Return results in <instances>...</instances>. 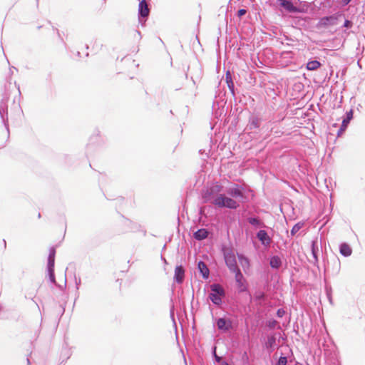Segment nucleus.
<instances>
[{
    "label": "nucleus",
    "mask_w": 365,
    "mask_h": 365,
    "mask_svg": "<svg viewBox=\"0 0 365 365\" xmlns=\"http://www.w3.org/2000/svg\"><path fill=\"white\" fill-rule=\"evenodd\" d=\"M225 192L229 197H225L221 194L213 200V204L219 208L237 210L240 207V203L249 201L247 190L240 184L234 183L227 187Z\"/></svg>",
    "instance_id": "obj_1"
},
{
    "label": "nucleus",
    "mask_w": 365,
    "mask_h": 365,
    "mask_svg": "<svg viewBox=\"0 0 365 365\" xmlns=\"http://www.w3.org/2000/svg\"><path fill=\"white\" fill-rule=\"evenodd\" d=\"M213 324L222 333H227L234 327V323L228 313L224 314L222 317H215L212 313Z\"/></svg>",
    "instance_id": "obj_2"
},
{
    "label": "nucleus",
    "mask_w": 365,
    "mask_h": 365,
    "mask_svg": "<svg viewBox=\"0 0 365 365\" xmlns=\"http://www.w3.org/2000/svg\"><path fill=\"white\" fill-rule=\"evenodd\" d=\"M341 16L342 14L340 12H336L330 15L324 16L319 19L315 28L317 29H322L336 26L339 24Z\"/></svg>",
    "instance_id": "obj_3"
},
{
    "label": "nucleus",
    "mask_w": 365,
    "mask_h": 365,
    "mask_svg": "<svg viewBox=\"0 0 365 365\" xmlns=\"http://www.w3.org/2000/svg\"><path fill=\"white\" fill-rule=\"evenodd\" d=\"M9 100V96L5 93L3 95V98L0 101V117L3 125H4L7 133L8 138H9V118H8V105L7 101Z\"/></svg>",
    "instance_id": "obj_4"
},
{
    "label": "nucleus",
    "mask_w": 365,
    "mask_h": 365,
    "mask_svg": "<svg viewBox=\"0 0 365 365\" xmlns=\"http://www.w3.org/2000/svg\"><path fill=\"white\" fill-rule=\"evenodd\" d=\"M46 272V277L48 279V282L51 285H56L60 289H62L63 287L61 285L58 284L56 280L55 260L54 259H47Z\"/></svg>",
    "instance_id": "obj_5"
},
{
    "label": "nucleus",
    "mask_w": 365,
    "mask_h": 365,
    "mask_svg": "<svg viewBox=\"0 0 365 365\" xmlns=\"http://www.w3.org/2000/svg\"><path fill=\"white\" fill-rule=\"evenodd\" d=\"M239 317L241 320L247 319L250 317L251 307L249 304L239 303L232 309Z\"/></svg>",
    "instance_id": "obj_6"
},
{
    "label": "nucleus",
    "mask_w": 365,
    "mask_h": 365,
    "mask_svg": "<svg viewBox=\"0 0 365 365\" xmlns=\"http://www.w3.org/2000/svg\"><path fill=\"white\" fill-rule=\"evenodd\" d=\"M310 251L311 255L313 257V261L311 262L314 266L317 267L318 269H319V242L318 239H314L311 241L310 243Z\"/></svg>",
    "instance_id": "obj_7"
},
{
    "label": "nucleus",
    "mask_w": 365,
    "mask_h": 365,
    "mask_svg": "<svg viewBox=\"0 0 365 365\" xmlns=\"http://www.w3.org/2000/svg\"><path fill=\"white\" fill-rule=\"evenodd\" d=\"M146 1L147 0H139L138 4V17L139 24H140L142 26H144L145 25V21H143V19L146 18L149 14V9Z\"/></svg>",
    "instance_id": "obj_8"
},
{
    "label": "nucleus",
    "mask_w": 365,
    "mask_h": 365,
    "mask_svg": "<svg viewBox=\"0 0 365 365\" xmlns=\"http://www.w3.org/2000/svg\"><path fill=\"white\" fill-rule=\"evenodd\" d=\"M224 261L226 267L230 272H235L237 267V261L234 253L229 251L224 255Z\"/></svg>",
    "instance_id": "obj_9"
},
{
    "label": "nucleus",
    "mask_w": 365,
    "mask_h": 365,
    "mask_svg": "<svg viewBox=\"0 0 365 365\" xmlns=\"http://www.w3.org/2000/svg\"><path fill=\"white\" fill-rule=\"evenodd\" d=\"M262 118L256 114H250L248 120V123L245 128L247 130H252L259 129L262 124Z\"/></svg>",
    "instance_id": "obj_10"
},
{
    "label": "nucleus",
    "mask_w": 365,
    "mask_h": 365,
    "mask_svg": "<svg viewBox=\"0 0 365 365\" xmlns=\"http://www.w3.org/2000/svg\"><path fill=\"white\" fill-rule=\"evenodd\" d=\"M237 259L240 263L245 274L250 275L252 268L251 261L249 257L244 254H237Z\"/></svg>",
    "instance_id": "obj_11"
},
{
    "label": "nucleus",
    "mask_w": 365,
    "mask_h": 365,
    "mask_svg": "<svg viewBox=\"0 0 365 365\" xmlns=\"http://www.w3.org/2000/svg\"><path fill=\"white\" fill-rule=\"evenodd\" d=\"M277 4L287 11L294 13H302L303 11L298 7L294 6L290 0H277Z\"/></svg>",
    "instance_id": "obj_12"
},
{
    "label": "nucleus",
    "mask_w": 365,
    "mask_h": 365,
    "mask_svg": "<svg viewBox=\"0 0 365 365\" xmlns=\"http://www.w3.org/2000/svg\"><path fill=\"white\" fill-rule=\"evenodd\" d=\"M256 235L262 246L267 247L270 244L271 238L267 232L264 229L259 230Z\"/></svg>",
    "instance_id": "obj_13"
},
{
    "label": "nucleus",
    "mask_w": 365,
    "mask_h": 365,
    "mask_svg": "<svg viewBox=\"0 0 365 365\" xmlns=\"http://www.w3.org/2000/svg\"><path fill=\"white\" fill-rule=\"evenodd\" d=\"M197 269L205 280H207L210 277V270L206 264L201 259L197 262Z\"/></svg>",
    "instance_id": "obj_14"
},
{
    "label": "nucleus",
    "mask_w": 365,
    "mask_h": 365,
    "mask_svg": "<svg viewBox=\"0 0 365 365\" xmlns=\"http://www.w3.org/2000/svg\"><path fill=\"white\" fill-rule=\"evenodd\" d=\"M339 253L344 257H348L352 254V247L346 242H342L339 245Z\"/></svg>",
    "instance_id": "obj_15"
},
{
    "label": "nucleus",
    "mask_w": 365,
    "mask_h": 365,
    "mask_svg": "<svg viewBox=\"0 0 365 365\" xmlns=\"http://www.w3.org/2000/svg\"><path fill=\"white\" fill-rule=\"evenodd\" d=\"M183 274L184 270L182 267V264H177L175 267L173 282L176 284H180L182 282Z\"/></svg>",
    "instance_id": "obj_16"
},
{
    "label": "nucleus",
    "mask_w": 365,
    "mask_h": 365,
    "mask_svg": "<svg viewBox=\"0 0 365 365\" xmlns=\"http://www.w3.org/2000/svg\"><path fill=\"white\" fill-rule=\"evenodd\" d=\"M282 259L277 255H269V266L272 269H277L282 264Z\"/></svg>",
    "instance_id": "obj_17"
},
{
    "label": "nucleus",
    "mask_w": 365,
    "mask_h": 365,
    "mask_svg": "<svg viewBox=\"0 0 365 365\" xmlns=\"http://www.w3.org/2000/svg\"><path fill=\"white\" fill-rule=\"evenodd\" d=\"M246 220L253 228L266 226L262 221L255 216H248L247 217Z\"/></svg>",
    "instance_id": "obj_18"
},
{
    "label": "nucleus",
    "mask_w": 365,
    "mask_h": 365,
    "mask_svg": "<svg viewBox=\"0 0 365 365\" xmlns=\"http://www.w3.org/2000/svg\"><path fill=\"white\" fill-rule=\"evenodd\" d=\"M235 286L238 294L246 293L248 291V284L247 279L237 280L235 282Z\"/></svg>",
    "instance_id": "obj_19"
},
{
    "label": "nucleus",
    "mask_w": 365,
    "mask_h": 365,
    "mask_svg": "<svg viewBox=\"0 0 365 365\" xmlns=\"http://www.w3.org/2000/svg\"><path fill=\"white\" fill-rule=\"evenodd\" d=\"M208 236V231L205 228H199L193 232V237L197 241L205 240Z\"/></svg>",
    "instance_id": "obj_20"
},
{
    "label": "nucleus",
    "mask_w": 365,
    "mask_h": 365,
    "mask_svg": "<svg viewBox=\"0 0 365 365\" xmlns=\"http://www.w3.org/2000/svg\"><path fill=\"white\" fill-rule=\"evenodd\" d=\"M321 63L316 58H309L305 65V68L307 71H315L321 66Z\"/></svg>",
    "instance_id": "obj_21"
},
{
    "label": "nucleus",
    "mask_w": 365,
    "mask_h": 365,
    "mask_svg": "<svg viewBox=\"0 0 365 365\" xmlns=\"http://www.w3.org/2000/svg\"><path fill=\"white\" fill-rule=\"evenodd\" d=\"M331 261L332 262V270H331V274L333 276H336L339 272L341 268V262L337 256L334 255L331 259Z\"/></svg>",
    "instance_id": "obj_22"
},
{
    "label": "nucleus",
    "mask_w": 365,
    "mask_h": 365,
    "mask_svg": "<svg viewBox=\"0 0 365 365\" xmlns=\"http://www.w3.org/2000/svg\"><path fill=\"white\" fill-rule=\"evenodd\" d=\"M341 118V123L343 124L344 127H349L351 120L354 118V109L350 108L349 110H346Z\"/></svg>",
    "instance_id": "obj_23"
},
{
    "label": "nucleus",
    "mask_w": 365,
    "mask_h": 365,
    "mask_svg": "<svg viewBox=\"0 0 365 365\" xmlns=\"http://www.w3.org/2000/svg\"><path fill=\"white\" fill-rule=\"evenodd\" d=\"M225 83L229 88L230 92L235 97V88L230 71H227L225 73Z\"/></svg>",
    "instance_id": "obj_24"
},
{
    "label": "nucleus",
    "mask_w": 365,
    "mask_h": 365,
    "mask_svg": "<svg viewBox=\"0 0 365 365\" xmlns=\"http://www.w3.org/2000/svg\"><path fill=\"white\" fill-rule=\"evenodd\" d=\"M235 111L237 113L235 114V113H233L232 115H234V118H232L230 125V128H232V130H235L237 128V126L240 121L239 115H240V113H241L242 112V109H241L239 111V108H236Z\"/></svg>",
    "instance_id": "obj_25"
},
{
    "label": "nucleus",
    "mask_w": 365,
    "mask_h": 365,
    "mask_svg": "<svg viewBox=\"0 0 365 365\" xmlns=\"http://www.w3.org/2000/svg\"><path fill=\"white\" fill-rule=\"evenodd\" d=\"M210 289L212 292L210 294H214L215 295H222L225 296V292L222 286L217 283H215L210 286Z\"/></svg>",
    "instance_id": "obj_26"
},
{
    "label": "nucleus",
    "mask_w": 365,
    "mask_h": 365,
    "mask_svg": "<svg viewBox=\"0 0 365 365\" xmlns=\"http://www.w3.org/2000/svg\"><path fill=\"white\" fill-rule=\"evenodd\" d=\"M222 295H215L214 294H209L208 298L210 299L212 303L215 306H222L223 304V301L222 299Z\"/></svg>",
    "instance_id": "obj_27"
},
{
    "label": "nucleus",
    "mask_w": 365,
    "mask_h": 365,
    "mask_svg": "<svg viewBox=\"0 0 365 365\" xmlns=\"http://www.w3.org/2000/svg\"><path fill=\"white\" fill-rule=\"evenodd\" d=\"M304 225V222L303 221H299L295 223L290 230V235L292 236L296 235L297 233L303 227Z\"/></svg>",
    "instance_id": "obj_28"
},
{
    "label": "nucleus",
    "mask_w": 365,
    "mask_h": 365,
    "mask_svg": "<svg viewBox=\"0 0 365 365\" xmlns=\"http://www.w3.org/2000/svg\"><path fill=\"white\" fill-rule=\"evenodd\" d=\"M264 297H265L264 292L261 289H257L255 292L253 298L251 299V301H253V300L255 302L262 301L264 299Z\"/></svg>",
    "instance_id": "obj_29"
},
{
    "label": "nucleus",
    "mask_w": 365,
    "mask_h": 365,
    "mask_svg": "<svg viewBox=\"0 0 365 365\" xmlns=\"http://www.w3.org/2000/svg\"><path fill=\"white\" fill-rule=\"evenodd\" d=\"M275 344V340L273 338H269L265 343L263 344V348L264 349H267L270 347V351H272L274 349V346Z\"/></svg>",
    "instance_id": "obj_30"
},
{
    "label": "nucleus",
    "mask_w": 365,
    "mask_h": 365,
    "mask_svg": "<svg viewBox=\"0 0 365 365\" xmlns=\"http://www.w3.org/2000/svg\"><path fill=\"white\" fill-rule=\"evenodd\" d=\"M325 292L329 302L330 304L333 303V299H332V288L330 285L325 286Z\"/></svg>",
    "instance_id": "obj_31"
},
{
    "label": "nucleus",
    "mask_w": 365,
    "mask_h": 365,
    "mask_svg": "<svg viewBox=\"0 0 365 365\" xmlns=\"http://www.w3.org/2000/svg\"><path fill=\"white\" fill-rule=\"evenodd\" d=\"M125 219L126 222H128L129 223V227H130V231L136 232V231L139 230V228L140 227V225L132 222L131 220H130L128 218H125Z\"/></svg>",
    "instance_id": "obj_32"
},
{
    "label": "nucleus",
    "mask_w": 365,
    "mask_h": 365,
    "mask_svg": "<svg viewBox=\"0 0 365 365\" xmlns=\"http://www.w3.org/2000/svg\"><path fill=\"white\" fill-rule=\"evenodd\" d=\"M232 273L235 274V282H236L237 280L242 281L246 279V278L245 277V276L243 275V274L242 273L241 270L239 268H237L235 269V272Z\"/></svg>",
    "instance_id": "obj_33"
},
{
    "label": "nucleus",
    "mask_w": 365,
    "mask_h": 365,
    "mask_svg": "<svg viewBox=\"0 0 365 365\" xmlns=\"http://www.w3.org/2000/svg\"><path fill=\"white\" fill-rule=\"evenodd\" d=\"M56 255V247L55 246L50 247L49 250H48V255L47 259H54L55 260Z\"/></svg>",
    "instance_id": "obj_34"
},
{
    "label": "nucleus",
    "mask_w": 365,
    "mask_h": 365,
    "mask_svg": "<svg viewBox=\"0 0 365 365\" xmlns=\"http://www.w3.org/2000/svg\"><path fill=\"white\" fill-rule=\"evenodd\" d=\"M287 363V356L282 354L281 356L278 358L277 365H286Z\"/></svg>",
    "instance_id": "obj_35"
},
{
    "label": "nucleus",
    "mask_w": 365,
    "mask_h": 365,
    "mask_svg": "<svg viewBox=\"0 0 365 365\" xmlns=\"http://www.w3.org/2000/svg\"><path fill=\"white\" fill-rule=\"evenodd\" d=\"M347 128H348V126L344 127L343 124L341 123L340 128L337 130V135L339 136L342 135L343 134L345 133Z\"/></svg>",
    "instance_id": "obj_36"
},
{
    "label": "nucleus",
    "mask_w": 365,
    "mask_h": 365,
    "mask_svg": "<svg viewBox=\"0 0 365 365\" xmlns=\"http://www.w3.org/2000/svg\"><path fill=\"white\" fill-rule=\"evenodd\" d=\"M246 9H239L237 11V15L238 17H242L246 14Z\"/></svg>",
    "instance_id": "obj_37"
},
{
    "label": "nucleus",
    "mask_w": 365,
    "mask_h": 365,
    "mask_svg": "<svg viewBox=\"0 0 365 365\" xmlns=\"http://www.w3.org/2000/svg\"><path fill=\"white\" fill-rule=\"evenodd\" d=\"M323 262H324V272H327L329 270V265L330 262L329 260H326L325 258L323 259Z\"/></svg>",
    "instance_id": "obj_38"
},
{
    "label": "nucleus",
    "mask_w": 365,
    "mask_h": 365,
    "mask_svg": "<svg viewBox=\"0 0 365 365\" xmlns=\"http://www.w3.org/2000/svg\"><path fill=\"white\" fill-rule=\"evenodd\" d=\"M75 283H76V290L78 291L79 289L81 284V278L77 279L76 277L75 276Z\"/></svg>",
    "instance_id": "obj_39"
},
{
    "label": "nucleus",
    "mask_w": 365,
    "mask_h": 365,
    "mask_svg": "<svg viewBox=\"0 0 365 365\" xmlns=\"http://www.w3.org/2000/svg\"><path fill=\"white\" fill-rule=\"evenodd\" d=\"M52 28H53V29L54 31H56V34H57V35H58V38H60V40H61V41L65 44L64 41H63V38L61 37V35L60 31H59L58 29L55 28L54 26H52Z\"/></svg>",
    "instance_id": "obj_40"
},
{
    "label": "nucleus",
    "mask_w": 365,
    "mask_h": 365,
    "mask_svg": "<svg viewBox=\"0 0 365 365\" xmlns=\"http://www.w3.org/2000/svg\"><path fill=\"white\" fill-rule=\"evenodd\" d=\"M349 24V21L347 19H345L344 24L341 25V28H346V29L350 28Z\"/></svg>",
    "instance_id": "obj_41"
},
{
    "label": "nucleus",
    "mask_w": 365,
    "mask_h": 365,
    "mask_svg": "<svg viewBox=\"0 0 365 365\" xmlns=\"http://www.w3.org/2000/svg\"><path fill=\"white\" fill-rule=\"evenodd\" d=\"M213 360L219 361L220 357L217 355L215 349L212 352Z\"/></svg>",
    "instance_id": "obj_42"
},
{
    "label": "nucleus",
    "mask_w": 365,
    "mask_h": 365,
    "mask_svg": "<svg viewBox=\"0 0 365 365\" xmlns=\"http://www.w3.org/2000/svg\"><path fill=\"white\" fill-rule=\"evenodd\" d=\"M351 1L352 0H341V4L343 6H347L350 4Z\"/></svg>",
    "instance_id": "obj_43"
},
{
    "label": "nucleus",
    "mask_w": 365,
    "mask_h": 365,
    "mask_svg": "<svg viewBox=\"0 0 365 365\" xmlns=\"http://www.w3.org/2000/svg\"><path fill=\"white\" fill-rule=\"evenodd\" d=\"M170 318L172 319V321L173 322V323L175 324V317H174V314H173V312L172 309H170Z\"/></svg>",
    "instance_id": "obj_44"
},
{
    "label": "nucleus",
    "mask_w": 365,
    "mask_h": 365,
    "mask_svg": "<svg viewBox=\"0 0 365 365\" xmlns=\"http://www.w3.org/2000/svg\"><path fill=\"white\" fill-rule=\"evenodd\" d=\"M221 365H230L229 363L226 361H222Z\"/></svg>",
    "instance_id": "obj_45"
},
{
    "label": "nucleus",
    "mask_w": 365,
    "mask_h": 365,
    "mask_svg": "<svg viewBox=\"0 0 365 365\" xmlns=\"http://www.w3.org/2000/svg\"><path fill=\"white\" fill-rule=\"evenodd\" d=\"M2 242L4 243V249L5 250L6 247V240L4 239L2 240Z\"/></svg>",
    "instance_id": "obj_46"
},
{
    "label": "nucleus",
    "mask_w": 365,
    "mask_h": 365,
    "mask_svg": "<svg viewBox=\"0 0 365 365\" xmlns=\"http://www.w3.org/2000/svg\"><path fill=\"white\" fill-rule=\"evenodd\" d=\"M136 33L138 34V35L139 36V38L140 39L142 38V35H141L140 31L136 30Z\"/></svg>",
    "instance_id": "obj_47"
},
{
    "label": "nucleus",
    "mask_w": 365,
    "mask_h": 365,
    "mask_svg": "<svg viewBox=\"0 0 365 365\" xmlns=\"http://www.w3.org/2000/svg\"><path fill=\"white\" fill-rule=\"evenodd\" d=\"M15 85L17 86V88L19 90V95H21V91H20V86L19 85H16V83L15 82Z\"/></svg>",
    "instance_id": "obj_48"
},
{
    "label": "nucleus",
    "mask_w": 365,
    "mask_h": 365,
    "mask_svg": "<svg viewBox=\"0 0 365 365\" xmlns=\"http://www.w3.org/2000/svg\"><path fill=\"white\" fill-rule=\"evenodd\" d=\"M281 312V309H279L277 311V314L278 315V317H282L281 314H279V312Z\"/></svg>",
    "instance_id": "obj_49"
},
{
    "label": "nucleus",
    "mask_w": 365,
    "mask_h": 365,
    "mask_svg": "<svg viewBox=\"0 0 365 365\" xmlns=\"http://www.w3.org/2000/svg\"><path fill=\"white\" fill-rule=\"evenodd\" d=\"M26 361H27V365H31V361H30L29 357L26 358Z\"/></svg>",
    "instance_id": "obj_50"
},
{
    "label": "nucleus",
    "mask_w": 365,
    "mask_h": 365,
    "mask_svg": "<svg viewBox=\"0 0 365 365\" xmlns=\"http://www.w3.org/2000/svg\"><path fill=\"white\" fill-rule=\"evenodd\" d=\"M120 201H124L125 198L123 197H120L119 198H118Z\"/></svg>",
    "instance_id": "obj_51"
},
{
    "label": "nucleus",
    "mask_w": 365,
    "mask_h": 365,
    "mask_svg": "<svg viewBox=\"0 0 365 365\" xmlns=\"http://www.w3.org/2000/svg\"><path fill=\"white\" fill-rule=\"evenodd\" d=\"M36 7H38L39 5V0H36Z\"/></svg>",
    "instance_id": "obj_52"
},
{
    "label": "nucleus",
    "mask_w": 365,
    "mask_h": 365,
    "mask_svg": "<svg viewBox=\"0 0 365 365\" xmlns=\"http://www.w3.org/2000/svg\"><path fill=\"white\" fill-rule=\"evenodd\" d=\"M244 356V357H245V358H246V359L247 360V353H246V352H245V354H244V356Z\"/></svg>",
    "instance_id": "obj_53"
},
{
    "label": "nucleus",
    "mask_w": 365,
    "mask_h": 365,
    "mask_svg": "<svg viewBox=\"0 0 365 365\" xmlns=\"http://www.w3.org/2000/svg\"><path fill=\"white\" fill-rule=\"evenodd\" d=\"M185 111L187 113V112H188V106H185Z\"/></svg>",
    "instance_id": "obj_54"
},
{
    "label": "nucleus",
    "mask_w": 365,
    "mask_h": 365,
    "mask_svg": "<svg viewBox=\"0 0 365 365\" xmlns=\"http://www.w3.org/2000/svg\"><path fill=\"white\" fill-rule=\"evenodd\" d=\"M63 312H64V308L62 307L61 315L63 314Z\"/></svg>",
    "instance_id": "obj_55"
},
{
    "label": "nucleus",
    "mask_w": 365,
    "mask_h": 365,
    "mask_svg": "<svg viewBox=\"0 0 365 365\" xmlns=\"http://www.w3.org/2000/svg\"><path fill=\"white\" fill-rule=\"evenodd\" d=\"M77 55H78V56H81V53H80L79 51H78V52H77Z\"/></svg>",
    "instance_id": "obj_56"
},
{
    "label": "nucleus",
    "mask_w": 365,
    "mask_h": 365,
    "mask_svg": "<svg viewBox=\"0 0 365 365\" xmlns=\"http://www.w3.org/2000/svg\"><path fill=\"white\" fill-rule=\"evenodd\" d=\"M41 28H42V26H38L37 27V29H41Z\"/></svg>",
    "instance_id": "obj_57"
},
{
    "label": "nucleus",
    "mask_w": 365,
    "mask_h": 365,
    "mask_svg": "<svg viewBox=\"0 0 365 365\" xmlns=\"http://www.w3.org/2000/svg\"><path fill=\"white\" fill-rule=\"evenodd\" d=\"M337 124L336 123H334L333 124V127H336Z\"/></svg>",
    "instance_id": "obj_58"
},
{
    "label": "nucleus",
    "mask_w": 365,
    "mask_h": 365,
    "mask_svg": "<svg viewBox=\"0 0 365 365\" xmlns=\"http://www.w3.org/2000/svg\"><path fill=\"white\" fill-rule=\"evenodd\" d=\"M86 49H88V48H89L88 45L86 44Z\"/></svg>",
    "instance_id": "obj_59"
},
{
    "label": "nucleus",
    "mask_w": 365,
    "mask_h": 365,
    "mask_svg": "<svg viewBox=\"0 0 365 365\" xmlns=\"http://www.w3.org/2000/svg\"><path fill=\"white\" fill-rule=\"evenodd\" d=\"M38 217L40 218L41 217V213H38Z\"/></svg>",
    "instance_id": "obj_60"
},
{
    "label": "nucleus",
    "mask_w": 365,
    "mask_h": 365,
    "mask_svg": "<svg viewBox=\"0 0 365 365\" xmlns=\"http://www.w3.org/2000/svg\"><path fill=\"white\" fill-rule=\"evenodd\" d=\"M159 40L160 41H161L163 43H164V42L162 41V39L160 38H159Z\"/></svg>",
    "instance_id": "obj_61"
},
{
    "label": "nucleus",
    "mask_w": 365,
    "mask_h": 365,
    "mask_svg": "<svg viewBox=\"0 0 365 365\" xmlns=\"http://www.w3.org/2000/svg\"><path fill=\"white\" fill-rule=\"evenodd\" d=\"M170 113L171 114H173V110H170Z\"/></svg>",
    "instance_id": "obj_62"
},
{
    "label": "nucleus",
    "mask_w": 365,
    "mask_h": 365,
    "mask_svg": "<svg viewBox=\"0 0 365 365\" xmlns=\"http://www.w3.org/2000/svg\"><path fill=\"white\" fill-rule=\"evenodd\" d=\"M14 69H16L17 71V68L14 66L12 67Z\"/></svg>",
    "instance_id": "obj_63"
},
{
    "label": "nucleus",
    "mask_w": 365,
    "mask_h": 365,
    "mask_svg": "<svg viewBox=\"0 0 365 365\" xmlns=\"http://www.w3.org/2000/svg\"><path fill=\"white\" fill-rule=\"evenodd\" d=\"M67 280L65 279V285L66 284Z\"/></svg>",
    "instance_id": "obj_64"
}]
</instances>
